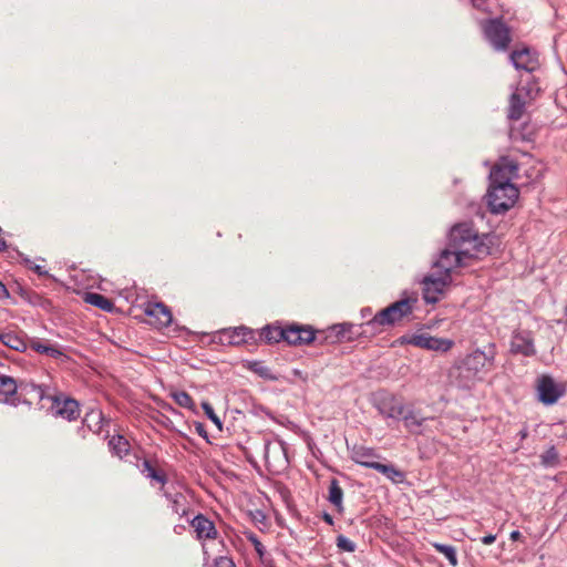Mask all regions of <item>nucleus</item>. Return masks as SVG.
<instances>
[{"mask_svg": "<svg viewBox=\"0 0 567 567\" xmlns=\"http://www.w3.org/2000/svg\"><path fill=\"white\" fill-rule=\"evenodd\" d=\"M496 346L489 343L484 350L476 349L453 368L458 386L471 389L495 368Z\"/></svg>", "mask_w": 567, "mask_h": 567, "instance_id": "obj_1", "label": "nucleus"}, {"mask_svg": "<svg viewBox=\"0 0 567 567\" xmlns=\"http://www.w3.org/2000/svg\"><path fill=\"white\" fill-rule=\"evenodd\" d=\"M487 237L480 235L473 223L464 221L454 225L450 231L449 244L468 258H482L491 252L486 244Z\"/></svg>", "mask_w": 567, "mask_h": 567, "instance_id": "obj_2", "label": "nucleus"}, {"mask_svg": "<svg viewBox=\"0 0 567 567\" xmlns=\"http://www.w3.org/2000/svg\"><path fill=\"white\" fill-rule=\"evenodd\" d=\"M416 303L417 298L415 296H408L402 298L391 303L386 308L378 311L374 317L365 324L372 329L398 324L413 313Z\"/></svg>", "mask_w": 567, "mask_h": 567, "instance_id": "obj_3", "label": "nucleus"}, {"mask_svg": "<svg viewBox=\"0 0 567 567\" xmlns=\"http://www.w3.org/2000/svg\"><path fill=\"white\" fill-rule=\"evenodd\" d=\"M519 192L515 185H499L491 183L487 193V204L492 213L501 214L514 206Z\"/></svg>", "mask_w": 567, "mask_h": 567, "instance_id": "obj_4", "label": "nucleus"}, {"mask_svg": "<svg viewBox=\"0 0 567 567\" xmlns=\"http://www.w3.org/2000/svg\"><path fill=\"white\" fill-rule=\"evenodd\" d=\"M485 39L497 51H505L512 42L509 28L498 18L481 21Z\"/></svg>", "mask_w": 567, "mask_h": 567, "instance_id": "obj_5", "label": "nucleus"}, {"mask_svg": "<svg viewBox=\"0 0 567 567\" xmlns=\"http://www.w3.org/2000/svg\"><path fill=\"white\" fill-rule=\"evenodd\" d=\"M452 278L447 272H432L422 280L423 298L427 303L437 302L451 284Z\"/></svg>", "mask_w": 567, "mask_h": 567, "instance_id": "obj_6", "label": "nucleus"}, {"mask_svg": "<svg viewBox=\"0 0 567 567\" xmlns=\"http://www.w3.org/2000/svg\"><path fill=\"white\" fill-rule=\"evenodd\" d=\"M400 342L401 344H411L416 348L441 352H447L454 346V341L451 339L432 337L426 332L403 336L400 338Z\"/></svg>", "mask_w": 567, "mask_h": 567, "instance_id": "obj_7", "label": "nucleus"}, {"mask_svg": "<svg viewBox=\"0 0 567 567\" xmlns=\"http://www.w3.org/2000/svg\"><path fill=\"white\" fill-rule=\"evenodd\" d=\"M518 165L509 156H503L491 171V183L499 185H513L512 179L517 176Z\"/></svg>", "mask_w": 567, "mask_h": 567, "instance_id": "obj_8", "label": "nucleus"}, {"mask_svg": "<svg viewBox=\"0 0 567 567\" xmlns=\"http://www.w3.org/2000/svg\"><path fill=\"white\" fill-rule=\"evenodd\" d=\"M509 351L513 354L534 357L537 353L534 334L530 330H514L511 337Z\"/></svg>", "mask_w": 567, "mask_h": 567, "instance_id": "obj_9", "label": "nucleus"}, {"mask_svg": "<svg viewBox=\"0 0 567 567\" xmlns=\"http://www.w3.org/2000/svg\"><path fill=\"white\" fill-rule=\"evenodd\" d=\"M467 256L461 252L458 249L452 248L451 244H447V247L442 250L437 261L434 267L440 272H451L456 269L466 266Z\"/></svg>", "mask_w": 567, "mask_h": 567, "instance_id": "obj_10", "label": "nucleus"}, {"mask_svg": "<svg viewBox=\"0 0 567 567\" xmlns=\"http://www.w3.org/2000/svg\"><path fill=\"white\" fill-rule=\"evenodd\" d=\"M144 315L147 322L157 329L168 327L173 320L171 309L163 302H147L144 306Z\"/></svg>", "mask_w": 567, "mask_h": 567, "instance_id": "obj_11", "label": "nucleus"}, {"mask_svg": "<svg viewBox=\"0 0 567 567\" xmlns=\"http://www.w3.org/2000/svg\"><path fill=\"white\" fill-rule=\"evenodd\" d=\"M220 343L227 346H241L255 340V333L247 327L226 328L217 332Z\"/></svg>", "mask_w": 567, "mask_h": 567, "instance_id": "obj_12", "label": "nucleus"}, {"mask_svg": "<svg viewBox=\"0 0 567 567\" xmlns=\"http://www.w3.org/2000/svg\"><path fill=\"white\" fill-rule=\"evenodd\" d=\"M537 392L539 401L547 405L556 403L564 395V389L549 375H542L538 379Z\"/></svg>", "mask_w": 567, "mask_h": 567, "instance_id": "obj_13", "label": "nucleus"}, {"mask_svg": "<svg viewBox=\"0 0 567 567\" xmlns=\"http://www.w3.org/2000/svg\"><path fill=\"white\" fill-rule=\"evenodd\" d=\"M509 58L517 70H523L530 73L539 66L537 54L530 51L528 48L514 50Z\"/></svg>", "mask_w": 567, "mask_h": 567, "instance_id": "obj_14", "label": "nucleus"}, {"mask_svg": "<svg viewBox=\"0 0 567 567\" xmlns=\"http://www.w3.org/2000/svg\"><path fill=\"white\" fill-rule=\"evenodd\" d=\"M375 406L382 416L398 420L404 413L405 405L396 396L385 395L378 400Z\"/></svg>", "mask_w": 567, "mask_h": 567, "instance_id": "obj_15", "label": "nucleus"}, {"mask_svg": "<svg viewBox=\"0 0 567 567\" xmlns=\"http://www.w3.org/2000/svg\"><path fill=\"white\" fill-rule=\"evenodd\" d=\"M190 526L194 528L196 537L199 540L216 539L218 536L214 523L202 514H198L192 519Z\"/></svg>", "mask_w": 567, "mask_h": 567, "instance_id": "obj_16", "label": "nucleus"}, {"mask_svg": "<svg viewBox=\"0 0 567 567\" xmlns=\"http://www.w3.org/2000/svg\"><path fill=\"white\" fill-rule=\"evenodd\" d=\"M52 409L54 410L56 415L69 421L76 420L80 416L79 403L70 398H55L53 401Z\"/></svg>", "mask_w": 567, "mask_h": 567, "instance_id": "obj_17", "label": "nucleus"}, {"mask_svg": "<svg viewBox=\"0 0 567 567\" xmlns=\"http://www.w3.org/2000/svg\"><path fill=\"white\" fill-rule=\"evenodd\" d=\"M380 456L375 453L374 449L364 445H354L351 451V460L364 467L371 468L377 458Z\"/></svg>", "mask_w": 567, "mask_h": 567, "instance_id": "obj_18", "label": "nucleus"}, {"mask_svg": "<svg viewBox=\"0 0 567 567\" xmlns=\"http://www.w3.org/2000/svg\"><path fill=\"white\" fill-rule=\"evenodd\" d=\"M351 326L348 324H336L331 328H329L326 331L319 332V334H322V341L329 342V343H337V342H343L349 341L351 339L348 333L350 332Z\"/></svg>", "mask_w": 567, "mask_h": 567, "instance_id": "obj_19", "label": "nucleus"}, {"mask_svg": "<svg viewBox=\"0 0 567 567\" xmlns=\"http://www.w3.org/2000/svg\"><path fill=\"white\" fill-rule=\"evenodd\" d=\"M404 423V426L409 430V432L413 434H420V427L427 420V417L422 416L420 412L413 409H406L404 406V413L400 416Z\"/></svg>", "mask_w": 567, "mask_h": 567, "instance_id": "obj_20", "label": "nucleus"}, {"mask_svg": "<svg viewBox=\"0 0 567 567\" xmlns=\"http://www.w3.org/2000/svg\"><path fill=\"white\" fill-rule=\"evenodd\" d=\"M371 468L380 472L394 484L402 483L405 480V474L392 464H383L377 461Z\"/></svg>", "mask_w": 567, "mask_h": 567, "instance_id": "obj_21", "label": "nucleus"}, {"mask_svg": "<svg viewBox=\"0 0 567 567\" xmlns=\"http://www.w3.org/2000/svg\"><path fill=\"white\" fill-rule=\"evenodd\" d=\"M522 90H517L511 95L509 105H508V118L513 121H518L522 118L525 111V101L522 97Z\"/></svg>", "mask_w": 567, "mask_h": 567, "instance_id": "obj_22", "label": "nucleus"}, {"mask_svg": "<svg viewBox=\"0 0 567 567\" xmlns=\"http://www.w3.org/2000/svg\"><path fill=\"white\" fill-rule=\"evenodd\" d=\"M18 385L13 378L0 374V402L8 403L17 394Z\"/></svg>", "mask_w": 567, "mask_h": 567, "instance_id": "obj_23", "label": "nucleus"}, {"mask_svg": "<svg viewBox=\"0 0 567 567\" xmlns=\"http://www.w3.org/2000/svg\"><path fill=\"white\" fill-rule=\"evenodd\" d=\"M0 342L16 351H23L27 347L23 338L14 331L0 332Z\"/></svg>", "mask_w": 567, "mask_h": 567, "instance_id": "obj_24", "label": "nucleus"}, {"mask_svg": "<svg viewBox=\"0 0 567 567\" xmlns=\"http://www.w3.org/2000/svg\"><path fill=\"white\" fill-rule=\"evenodd\" d=\"M167 498L171 502L172 509L179 517H183L188 514L189 504L187 497L182 493H175L173 495L166 494Z\"/></svg>", "mask_w": 567, "mask_h": 567, "instance_id": "obj_25", "label": "nucleus"}, {"mask_svg": "<svg viewBox=\"0 0 567 567\" xmlns=\"http://www.w3.org/2000/svg\"><path fill=\"white\" fill-rule=\"evenodd\" d=\"M109 447L111 449L112 453L120 458H123L125 455L130 452V443L128 441L122 436V435H114L109 441Z\"/></svg>", "mask_w": 567, "mask_h": 567, "instance_id": "obj_26", "label": "nucleus"}, {"mask_svg": "<svg viewBox=\"0 0 567 567\" xmlns=\"http://www.w3.org/2000/svg\"><path fill=\"white\" fill-rule=\"evenodd\" d=\"M84 301L104 311H111L114 307L112 300L96 292H86Z\"/></svg>", "mask_w": 567, "mask_h": 567, "instance_id": "obj_27", "label": "nucleus"}, {"mask_svg": "<svg viewBox=\"0 0 567 567\" xmlns=\"http://www.w3.org/2000/svg\"><path fill=\"white\" fill-rule=\"evenodd\" d=\"M244 367L265 380H277V378L271 373L270 368L265 365L261 361H246Z\"/></svg>", "mask_w": 567, "mask_h": 567, "instance_id": "obj_28", "label": "nucleus"}, {"mask_svg": "<svg viewBox=\"0 0 567 567\" xmlns=\"http://www.w3.org/2000/svg\"><path fill=\"white\" fill-rule=\"evenodd\" d=\"M142 466V473L145 474L147 477L156 481L162 486L166 484V474L163 471L156 468L150 460H144Z\"/></svg>", "mask_w": 567, "mask_h": 567, "instance_id": "obj_29", "label": "nucleus"}, {"mask_svg": "<svg viewBox=\"0 0 567 567\" xmlns=\"http://www.w3.org/2000/svg\"><path fill=\"white\" fill-rule=\"evenodd\" d=\"M261 338L268 343H277L284 341L285 328L276 326H267L261 330Z\"/></svg>", "mask_w": 567, "mask_h": 567, "instance_id": "obj_30", "label": "nucleus"}, {"mask_svg": "<svg viewBox=\"0 0 567 567\" xmlns=\"http://www.w3.org/2000/svg\"><path fill=\"white\" fill-rule=\"evenodd\" d=\"M30 347L35 352L47 354L51 358H59L63 354L60 349L42 340H33Z\"/></svg>", "mask_w": 567, "mask_h": 567, "instance_id": "obj_31", "label": "nucleus"}, {"mask_svg": "<svg viewBox=\"0 0 567 567\" xmlns=\"http://www.w3.org/2000/svg\"><path fill=\"white\" fill-rule=\"evenodd\" d=\"M342 498H343V491H342L338 480L333 478L330 482L328 499L332 505H334L337 508L340 509L342 507Z\"/></svg>", "mask_w": 567, "mask_h": 567, "instance_id": "obj_32", "label": "nucleus"}, {"mask_svg": "<svg viewBox=\"0 0 567 567\" xmlns=\"http://www.w3.org/2000/svg\"><path fill=\"white\" fill-rule=\"evenodd\" d=\"M284 341L289 346H300L299 324L293 323L285 327Z\"/></svg>", "mask_w": 567, "mask_h": 567, "instance_id": "obj_33", "label": "nucleus"}, {"mask_svg": "<svg viewBox=\"0 0 567 567\" xmlns=\"http://www.w3.org/2000/svg\"><path fill=\"white\" fill-rule=\"evenodd\" d=\"M433 547L435 548V550L437 553L444 555L445 558L450 561V564L452 566H456L457 565L456 551H455V548L453 546L444 545V544H440V543H434Z\"/></svg>", "mask_w": 567, "mask_h": 567, "instance_id": "obj_34", "label": "nucleus"}, {"mask_svg": "<svg viewBox=\"0 0 567 567\" xmlns=\"http://www.w3.org/2000/svg\"><path fill=\"white\" fill-rule=\"evenodd\" d=\"M176 404L182 408L193 410L194 409V400L193 398L185 391H177L172 394Z\"/></svg>", "mask_w": 567, "mask_h": 567, "instance_id": "obj_35", "label": "nucleus"}, {"mask_svg": "<svg viewBox=\"0 0 567 567\" xmlns=\"http://www.w3.org/2000/svg\"><path fill=\"white\" fill-rule=\"evenodd\" d=\"M300 346L310 344L317 340V332L310 326L299 324Z\"/></svg>", "mask_w": 567, "mask_h": 567, "instance_id": "obj_36", "label": "nucleus"}, {"mask_svg": "<svg viewBox=\"0 0 567 567\" xmlns=\"http://www.w3.org/2000/svg\"><path fill=\"white\" fill-rule=\"evenodd\" d=\"M337 546L340 550L353 553L355 550V544L343 535L337 537Z\"/></svg>", "mask_w": 567, "mask_h": 567, "instance_id": "obj_37", "label": "nucleus"}, {"mask_svg": "<svg viewBox=\"0 0 567 567\" xmlns=\"http://www.w3.org/2000/svg\"><path fill=\"white\" fill-rule=\"evenodd\" d=\"M202 408H203L206 416L220 430L223 424H221L220 419L214 412L213 406L208 402H203Z\"/></svg>", "mask_w": 567, "mask_h": 567, "instance_id": "obj_38", "label": "nucleus"}, {"mask_svg": "<svg viewBox=\"0 0 567 567\" xmlns=\"http://www.w3.org/2000/svg\"><path fill=\"white\" fill-rule=\"evenodd\" d=\"M248 540L254 545L255 550L258 553L259 556H262L265 554V547L261 544V542L258 539V537L250 533L247 536Z\"/></svg>", "mask_w": 567, "mask_h": 567, "instance_id": "obj_39", "label": "nucleus"}, {"mask_svg": "<svg viewBox=\"0 0 567 567\" xmlns=\"http://www.w3.org/2000/svg\"><path fill=\"white\" fill-rule=\"evenodd\" d=\"M213 567H235V564L231 559L225 556H220L215 559Z\"/></svg>", "mask_w": 567, "mask_h": 567, "instance_id": "obj_40", "label": "nucleus"}, {"mask_svg": "<svg viewBox=\"0 0 567 567\" xmlns=\"http://www.w3.org/2000/svg\"><path fill=\"white\" fill-rule=\"evenodd\" d=\"M496 539L495 535L488 534L482 538L484 545H492Z\"/></svg>", "mask_w": 567, "mask_h": 567, "instance_id": "obj_41", "label": "nucleus"}, {"mask_svg": "<svg viewBox=\"0 0 567 567\" xmlns=\"http://www.w3.org/2000/svg\"><path fill=\"white\" fill-rule=\"evenodd\" d=\"M9 295L7 287L0 281V299Z\"/></svg>", "mask_w": 567, "mask_h": 567, "instance_id": "obj_42", "label": "nucleus"}, {"mask_svg": "<svg viewBox=\"0 0 567 567\" xmlns=\"http://www.w3.org/2000/svg\"><path fill=\"white\" fill-rule=\"evenodd\" d=\"M509 538H511L512 540H518V539H520V538H522V534H520V532H519V530H513V532L511 533V535H509Z\"/></svg>", "mask_w": 567, "mask_h": 567, "instance_id": "obj_43", "label": "nucleus"}, {"mask_svg": "<svg viewBox=\"0 0 567 567\" xmlns=\"http://www.w3.org/2000/svg\"><path fill=\"white\" fill-rule=\"evenodd\" d=\"M34 271H35L37 274H39L40 276H44V275H47V274H48L45 270H43V269H42V267H41V266H35V267H34Z\"/></svg>", "mask_w": 567, "mask_h": 567, "instance_id": "obj_44", "label": "nucleus"}, {"mask_svg": "<svg viewBox=\"0 0 567 567\" xmlns=\"http://www.w3.org/2000/svg\"><path fill=\"white\" fill-rule=\"evenodd\" d=\"M326 520L329 522V523H332V518L330 517V515H326Z\"/></svg>", "mask_w": 567, "mask_h": 567, "instance_id": "obj_45", "label": "nucleus"}]
</instances>
